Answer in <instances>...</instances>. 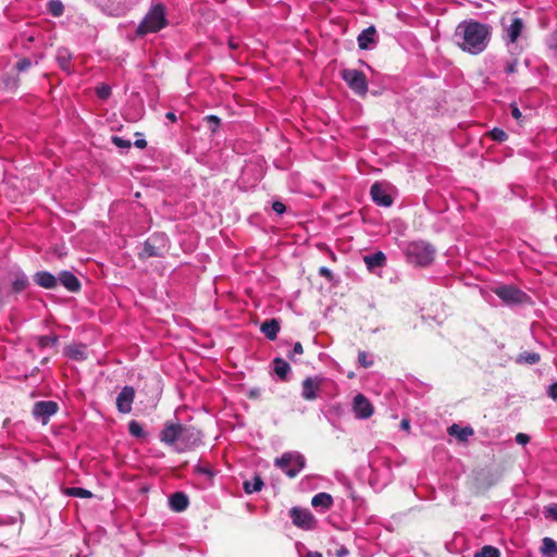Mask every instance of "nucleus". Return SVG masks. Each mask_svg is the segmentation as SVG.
Instances as JSON below:
<instances>
[{
    "label": "nucleus",
    "mask_w": 557,
    "mask_h": 557,
    "mask_svg": "<svg viewBox=\"0 0 557 557\" xmlns=\"http://www.w3.org/2000/svg\"><path fill=\"white\" fill-rule=\"evenodd\" d=\"M490 35L491 27L488 25L474 20H466L457 25L454 42L465 52L479 54L487 47Z\"/></svg>",
    "instance_id": "1"
},
{
    "label": "nucleus",
    "mask_w": 557,
    "mask_h": 557,
    "mask_svg": "<svg viewBox=\"0 0 557 557\" xmlns=\"http://www.w3.org/2000/svg\"><path fill=\"white\" fill-rule=\"evenodd\" d=\"M168 25L165 7L162 3L153 4L136 28V35L144 37L158 33Z\"/></svg>",
    "instance_id": "2"
},
{
    "label": "nucleus",
    "mask_w": 557,
    "mask_h": 557,
    "mask_svg": "<svg viewBox=\"0 0 557 557\" xmlns=\"http://www.w3.org/2000/svg\"><path fill=\"white\" fill-rule=\"evenodd\" d=\"M407 259L410 263L426 267L434 260L435 249L425 242H412L407 246Z\"/></svg>",
    "instance_id": "3"
},
{
    "label": "nucleus",
    "mask_w": 557,
    "mask_h": 557,
    "mask_svg": "<svg viewBox=\"0 0 557 557\" xmlns=\"http://www.w3.org/2000/svg\"><path fill=\"white\" fill-rule=\"evenodd\" d=\"M168 250V236L164 233H154L144 243V247L138 253V258L140 260H147L152 257H163Z\"/></svg>",
    "instance_id": "4"
},
{
    "label": "nucleus",
    "mask_w": 557,
    "mask_h": 557,
    "mask_svg": "<svg viewBox=\"0 0 557 557\" xmlns=\"http://www.w3.org/2000/svg\"><path fill=\"white\" fill-rule=\"evenodd\" d=\"M274 465L288 478L293 479L302 470L306 460L305 457L298 453H284L280 458H275Z\"/></svg>",
    "instance_id": "5"
},
{
    "label": "nucleus",
    "mask_w": 557,
    "mask_h": 557,
    "mask_svg": "<svg viewBox=\"0 0 557 557\" xmlns=\"http://www.w3.org/2000/svg\"><path fill=\"white\" fill-rule=\"evenodd\" d=\"M342 77L349 86L351 90H354L359 96H366L368 91V81L362 71L355 69H346L342 72Z\"/></svg>",
    "instance_id": "6"
},
{
    "label": "nucleus",
    "mask_w": 557,
    "mask_h": 557,
    "mask_svg": "<svg viewBox=\"0 0 557 557\" xmlns=\"http://www.w3.org/2000/svg\"><path fill=\"white\" fill-rule=\"evenodd\" d=\"M493 292L507 305L521 304L528 298L524 292L512 285L498 286Z\"/></svg>",
    "instance_id": "7"
},
{
    "label": "nucleus",
    "mask_w": 557,
    "mask_h": 557,
    "mask_svg": "<svg viewBox=\"0 0 557 557\" xmlns=\"http://www.w3.org/2000/svg\"><path fill=\"white\" fill-rule=\"evenodd\" d=\"M289 517L293 523L302 530H312L315 528L317 519L308 509L293 507L289 510Z\"/></svg>",
    "instance_id": "8"
},
{
    "label": "nucleus",
    "mask_w": 557,
    "mask_h": 557,
    "mask_svg": "<svg viewBox=\"0 0 557 557\" xmlns=\"http://www.w3.org/2000/svg\"><path fill=\"white\" fill-rule=\"evenodd\" d=\"M182 431V423L166 421L160 433V441L169 446L178 445Z\"/></svg>",
    "instance_id": "9"
},
{
    "label": "nucleus",
    "mask_w": 557,
    "mask_h": 557,
    "mask_svg": "<svg viewBox=\"0 0 557 557\" xmlns=\"http://www.w3.org/2000/svg\"><path fill=\"white\" fill-rule=\"evenodd\" d=\"M59 406L52 400H40L34 404L33 414L36 419H40L46 424L50 417L57 413Z\"/></svg>",
    "instance_id": "10"
},
{
    "label": "nucleus",
    "mask_w": 557,
    "mask_h": 557,
    "mask_svg": "<svg viewBox=\"0 0 557 557\" xmlns=\"http://www.w3.org/2000/svg\"><path fill=\"white\" fill-rule=\"evenodd\" d=\"M181 434L178 443L180 447L177 448L178 451L188 450L200 442V432L194 426L182 424Z\"/></svg>",
    "instance_id": "11"
},
{
    "label": "nucleus",
    "mask_w": 557,
    "mask_h": 557,
    "mask_svg": "<svg viewBox=\"0 0 557 557\" xmlns=\"http://www.w3.org/2000/svg\"><path fill=\"white\" fill-rule=\"evenodd\" d=\"M135 399V389L133 386L126 385L122 388L116 397V409L121 413H129Z\"/></svg>",
    "instance_id": "12"
},
{
    "label": "nucleus",
    "mask_w": 557,
    "mask_h": 557,
    "mask_svg": "<svg viewBox=\"0 0 557 557\" xmlns=\"http://www.w3.org/2000/svg\"><path fill=\"white\" fill-rule=\"evenodd\" d=\"M352 410L357 419H368L373 414L374 411L370 400L362 394L355 396Z\"/></svg>",
    "instance_id": "13"
},
{
    "label": "nucleus",
    "mask_w": 557,
    "mask_h": 557,
    "mask_svg": "<svg viewBox=\"0 0 557 557\" xmlns=\"http://www.w3.org/2000/svg\"><path fill=\"white\" fill-rule=\"evenodd\" d=\"M370 195L372 197V200L381 207H391L393 205V198L387 193L385 186L380 183L375 182L371 188H370Z\"/></svg>",
    "instance_id": "14"
},
{
    "label": "nucleus",
    "mask_w": 557,
    "mask_h": 557,
    "mask_svg": "<svg viewBox=\"0 0 557 557\" xmlns=\"http://www.w3.org/2000/svg\"><path fill=\"white\" fill-rule=\"evenodd\" d=\"M322 386V379L307 377L302 381L301 396L306 400H314L318 397V392Z\"/></svg>",
    "instance_id": "15"
},
{
    "label": "nucleus",
    "mask_w": 557,
    "mask_h": 557,
    "mask_svg": "<svg viewBox=\"0 0 557 557\" xmlns=\"http://www.w3.org/2000/svg\"><path fill=\"white\" fill-rule=\"evenodd\" d=\"M72 59L73 54L67 48L61 47L57 50L55 60L60 69L64 71L66 74H71L74 72Z\"/></svg>",
    "instance_id": "16"
},
{
    "label": "nucleus",
    "mask_w": 557,
    "mask_h": 557,
    "mask_svg": "<svg viewBox=\"0 0 557 557\" xmlns=\"http://www.w3.org/2000/svg\"><path fill=\"white\" fill-rule=\"evenodd\" d=\"M58 281L71 293H78L81 290L79 280L70 271H61Z\"/></svg>",
    "instance_id": "17"
},
{
    "label": "nucleus",
    "mask_w": 557,
    "mask_h": 557,
    "mask_svg": "<svg viewBox=\"0 0 557 557\" xmlns=\"http://www.w3.org/2000/svg\"><path fill=\"white\" fill-rule=\"evenodd\" d=\"M34 282L46 289H53L58 286V277L48 271H39L35 273Z\"/></svg>",
    "instance_id": "18"
},
{
    "label": "nucleus",
    "mask_w": 557,
    "mask_h": 557,
    "mask_svg": "<svg viewBox=\"0 0 557 557\" xmlns=\"http://www.w3.org/2000/svg\"><path fill=\"white\" fill-rule=\"evenodd\" d=\"M189 505L188 496L183 492H175L170 497V507L176 512L184 511Z\"/></svg>",
    "instance_id": "19"
},
{
    "label": "nucleus",
    "mask_w": 557,
    "mask_h": 557,
    "mask_svg": "<svg viewBox=\"0 0 557 557\" xmlns=\"http://www.w3.org/2000/svg\"><path fill=\"white\" fill-rule=\"evenodd\" d=\"M260 331L265 335L268 339L274 341L277 337V333L280 332V323L276 319L265 320L261 324Z\"/></svg>",
    "instance_id": "20"
},
{
    "label": "nucleus",
    "mask_w": 557,
    "mask_h": 557,
    "mask_svg": "<svg viewBox=\"0 0 557 557\" xmlns=\"http://www.w3.org/2000/svg\"><path fill=\"white\" fill-rule=\"evenodd\" d=\"M311 505L314 508H321L322 510H329L333 505V497L331 494L321 492L315 494L311 499Z\"/></svg>",
    "instance_id": "21"
},
{
    "label": "nucleus",
    "mask_w": 557,
    "mask_h": 557,
    "mask_svg": "<svg viewBox=\"0 0 557 557\" xmlns=\"http://www.w3.org/2000/svg\"><path fill=\"white\" fill-rule=\"evenodd\" d=\"M375 34L376 29L374 26H369L368 28L363 29L357 38L359 48L362 50L368 49L370 44L374 42Z\"/></svg>",
    "instance_id": "22"
},
{
    "label": "nucleus",
    "mask_w": 557,
    "mask_h": 557,
    "mask_svg": "<svg viewBox=\"0 0 557 557\" xmlns=\"http://www.w3.org/2000/svg\"><path fill=\"white\" fill-rule=\"evenodd\" d=\"M523 29V22L520 17H513L510 26L507 28V39L513 44L517 41Z\"/></svg>",
    "instance_id": "23"
},
{
    "label": "nucleus",
    "mask_w": 557,
    "mask_h": 557,
    "mask_svg": "<svg viewBox=\"0 0 557 557\" xmlns=\"http://www.w3.org/2000/svg\"><path fill=\"white\" fill-rule=\"evenodd\" d=\"M447 432L450 436L457 437L460 442H466L474 433L471 426L460 428L456 423L450 425Z\"/></svg>",
    "instance_id": "24"
},
{
    "label": "nucleus",
    "mask_w": 557,
    "mask_h": 557,
    "mask_svg": "<svg viewBox=\"0 0 557 557\" xmlns=\"http://www.w3.org/2000/svg\"><path fill=\"white\" fill-rule=\"evenodd\" d=\"M363 261L369 269L381 268L385 264L386 257L382 251L363 257Z\"/></svg>",
    "instance_id": "25"
},
{
    "label": "nucleus",
    "mask_w": 557,
    "mask_h": 557,
    "mask_svg": "<svg viewBox=\"0 0 557 557\" xmlns=\"http://www.w3.org/2000/svg\"><path fill=\"white\" fill-rule=\"evenodd\" d=\"M65 355L73 360H85L87 358L86 346L70 345L65 348Z\"/></svg>",
    "instance_id": "26"
},
{
    "label": "nucleus",
    "mask_w": 557,
    "mask_h": 557,
    "mask_svg": "<svg viewBox=\"0 0 557 557\" xmlns=\"http://www.w3.org/2000/svg\"><path fill=\"white\" fill-rule=\"evenodd\" d=\"M273 363H274V372L275 374L282 380V381H286L287 380V375L290 371V367L288 364L287 361H285L283 358H275L273 360Z\"/></svg>",
    "instance_id": "27"
},
{
    "label": "nucleus",
    "mask_w": 557,
    "mask_h": 557,
    "mask_svg": "<svg viewBox=\"0 0 557 557\" xmlns=\"http://www.w3.org/2000/svg\"><path fill=\"white\" fill-rule=\"evenodd\" d=\"M262 486H263V481L259 475H256L253 478L252 482H250V481L244 482V490L247 494L259 492V491H261Z\"/></svg>",
    "instance_id": "28"
},
{
    "label": "nucleus",
    "mask_w": 557,
    "mask_h": 557,
    "mask_svg": "<svg viewBox=\"0 0 557 557\" xmlns=\"http://www.w3.org/2000/svg\"><path fill=\"white\" fill-rule=\"evenodd\" d=\"M541 357L537 352L523 351L517 357L518 363L535 364L540 361Z\"/></svg>",
    "instance_id": "29"
},
{
    "label": "nucleus",
    "mask_w": 557,
    "mask_h": 557,
    "mask_svg": "<svg viewBox=\"0 0 557 557\" xmlns=\"http://www.w3.org/2000/svg\"><path fill=\"white\" fill-rule=\"evenodd\" d=\"M65 494L73 497L79 498H91L94 495L89 490L83 487H67Z\"/></svg>",
    "instance_id": "30"
},
{
    "label": "nucleus",
    "mask_w": 557,
    "mask_h": 557,
    "mask_svg": "<svg viewBox=\"0 0 557 557\" xmlns=\"http://www.w3.org/2000/svg\"><path fill=\"white\" fill-rule=\"evenodd\" d=\"M474 557H500V552L494 546L485 545L474 554Z\"/></svg>",
    "instance_id": "31"
},
{
    "label": "nucleus",
    "mask_w": 557,
    "mask_h": 557,
    "mask_svg": "<svg viewBox=\"0 0 557 557\" xmlns=\"http://www.w3.org/2000/svg\"><path fill=\"white\" fill-rule=\"evenodd\" d=\"M128 432L132 436L137 437V438H141V437L146 436L143 425L136 420L129 421Z\"/></svg>",
    "instance_id": "32"
},
{
    "label": "nucleus",
    "mask_w": 557,
    "mask_h": 557,
    "mask_svg": "<svg viewBox=\"0 0 557 557\" xmlns=\"http://www.w3.org/2000/svg\"><path fill=\"white\" fill-rule=\"evenodd\" d=\"M542 552L545 555H556L557 556V543L550 537H544Z\"/></svg>",
    "instance_id": "33"
},
{
    "label": "nucleus",
    "mask_w": 557,
    "mask_h": 557,
    "mask_svg": "<svg viewBox=\"0 0 557 557\" xmlns=\"http://www.w3.org/2000/svg\"><path fill=\"white\" fill-rule=\"evenodd\" d=\"M48 10L53 16L59 17L64 12V5L60 0H50L48 2Z\"/></svg>",
    "instance_id": "34"
},
{
    "label": "nucleus",
    "mask_w": 557,
    "mask_h": 557,
    "mask_svg": "<svg viewBox=\"0 0 557 557\" xmlns=\"http://www.w3.org/2000/svg\"><path fill=\"white\" fill-rule=\"evenodd\" d=\"M28 286V280L25 275H18L12 283V290L14 293H21Z\"/></svg>",
    "instance_id": "35"
},
{
    "label": "nucleus",
    "mask_w": 557,
    "mask_h": 557,
    "mask_svg": "<svg viewBox=\"0 0 557 557\" xmlns=\"http://www.w3.org/2000/svg\"><path fill=\"white\" fill-rule=\"evenodd\" d=\"M59 337L57 335H44L38 337V345L40 348L54 346L58 343Z\"/></svg>",
    "instance_id": "36"
},
{
    "label": "nucleus",
    "mask_w": 557,
    "mask_h": 557,
    "mask_svg": "<svg viewBox=\"0 0 557 557\" xmlns=\"http://www.w3.org/2000/svg\"><path fill=\"white\" fill-rule=\"evenodd\" d=\"M490 137L495 141L503 143L508 138V135L502 128L495 127L490 132Z\"/></svg>",
    "instance_id": "37"
},
{
    "label": "nucleus",
    "mask_w": 557,
    "mask_h": 557,
    "mask_svg": "<svg viewBox=\"0 0 557 557\" xmlns=\"http://www.w3.org/2000/svg\"><path fill=\"white\" fill-rule=\"evenodd\" d=\"M543 515L546 519L550 518L557 522V504H549L545 506Z\"/></svg>",
    "instance_id": "38"
},
{
    "label": "nucleus",
    "mask_w": 557,
    "mask_h": 557,
    "mask_svg": "<svg viewBox=\"0 0 557 557\" xmlns=\"http://www.w3.org/2000/svg\"><path fill=\"white\" fill-rule=\"evenodd\" d=\"M205 121L209 124V127L212 133H215L221 124V119L216 115H207Z\"/></svg>",
    "instance_id": "39"
},
{
    "label": "nucleus",
    "mask_w": 557,
    "mask_h": 557,
    "mask_svg": "<svg viewBox=\"0 0 557 557\" xmlns=\"http://www.w3.org/2000/svg\"><path fill=\"white\" fill-rule=\"evenodd\" d=\"M96 94L100 99L106 100L111 95V87L108 85H99L96 87Z\"/></svg>",
    "instance_id": "40"
},
{
    "label": "nucleus",
    "mask_w": 557,
    "mask_h": 557,
    "mask_svg": "<svg viewBox=\"0 0 557 557\" xmlns=\"http://www.w3.org/2000/svg\"><path fill=\"white\" fill-rule=\"evenodd\" d=\"M112 143L117 147V148H121V149H129L131 146H132V143L131 140L128 139H123L122 137H119V136H113L111 138Z\"/></svg>",
    "instance_id": "41"
},
{
    "label": "nucleus",
    "mask_w": 557,
    "mask_h": 557,
    "mask_svg": "<svg viewBox=\"0 0 557 557\" xmlns=\"http://www.w3.org/2000/svg\"><path fill=\"white\" fill-rule=\"evenodd\" d=\"M30 66H32V61L28 58H23L16 63L15 69L17 72L21 73V72L28 70Z\"/></svg>",
    "instance_id": "42"
},
{
    "label": "nucleus",
    "mask_w": 557,
    "mask_h": 557,
    "mask_svg": "<svg viewBox=\"0 0 557 557\" xmlns=\"http://www.w3.org/2000/svg\"><path fill=\"white\" fill-rule=\"evenodd\" d=\"M547 45L555 55H557V28L550 34Z\"/></svg>",
    "instance_id": "43"
},
{
    "label": "nucleus",
    "mask_w": 557,
    "mask_h": 557,
    "mask_svg": "<svg viewBox=\"0 0 557 557\" xmlns=\"http://www.w3.org/2000/svg\"><path fill=\"white\" fill-rule=\"evenodd\" d=\"M510 112H511V116L519 123L521 124L523 122V116H522V113L521 111L519 110V108L517 107L516 103H511L510 104Z\"/></svg>",
    "instance_id": "44"
},
{
    "label": "nucleus",
    "mask_w": 557,
    "mask_h": 557,
    "mask_svg": "<svg viewBox=\"0 0 557 557\" xmlns=\"http://www.w3.org/2000/svg\"><path fill=\"white\" fill-rule=\"evenodd\" d=\"M358 361L364 368H369L373 364V361H368V355L366 351H359Z\"/></svg>",
    "instance_id": "45"
},
{
    "label": "nucleus",
    "mask_w": 557,
    "mask_h": 557,
    "mask_svg": "<svg viewBox=\"0 0 557 557\" xmlns=\"http://www.w3.org/2000/svg\"><path fill=\"white\" fill-rule=\"evenodd\" d=\"M196 472L208 475L209 479L213 478V471L209 466L198 465L195 468Z\"/></svg>",
    "instance_id": "46"
},
{
    "label": "nucleus",
    "mask_w": 557,
    "mask_h": 557,
    "mask_svg": "<svg viewBox=\"0 0 557 557\" xmlns=\"http://www.w3.org/2000/svg\"><path fill=\"white\" fill-rule=\"evenodd\" d=\"M301 354H304V347L300 342H297L294 345L293 351L288 355V358L294 361L295 360L294 356L301 355Z\"/></svg>",
    "instance_id": "47"
},
{
    "label": "nucleus",
    "mask_w": 557,
    "mask_h": 557,
    "mask_svg": "<svg viewBox=\"0 0 557 557\" xmlns=\"http://www.w3.org/2000/svg\"><path fill=\"white\" fill-rule=\"evenodd\" d=\"M547 395L549 398L557 401V382H555L548 386Z\"/></svg>",
    "instance_id": "48"
},
{
    "label": "nucleus",
    "mask_w": 557,
    "mask_h": 557,
    "mask_svg": "<svg viewBox=\"0 0 557 557\" xmlns=\"http://www.w3.org/2000/svg\"><path fill=\"white\" fill-rule=\"evenodd\" d=\"M272 209L277 213V214H283L285 211H286V206L281 202V201H274L272 203Z\"/></svg>",
    "instance_id": "49"
},
{
    "label": "nucleus",
    "mask_w": 557,
    "mask_h": 557,
    "mask_svg": "<svg viewBox=\"0 0 557 557\" xmlns=\"http://www.w3.org/2000/svg\"><path fill=\"white\" fill-rule=\"evenodd\" d=\"M517 65H518V60L515 59L512 60L511 62H509L506 67H505V72L507 74H513L515 72H517Z\"/></svg>",
    "instance_id": "50"
},
{
    "label": "nucleus",
    "mask_w": 557,
    "mask_h": 557,
    "mask_svg": "<svg viewBox=\"0 0 557 557\" xmlns=\"http://www.w3.org/2000/svg\"><path fill=\"white\" fill-rule=\"evenodd\" d=\"M516 442L520 445H525L530 442V436L524 433H518L516 435Z\"/></svg>",
    "instance_id": "51"
},
{
    "label": "nucleus",
    "mask_w": 557,
    "mask_h": 557,
    "mask_svg": "<svg viewBox=\"0 0 557 557\" xmlns=\"http://www.w3.org/2000/svg\"><path fill=\"white\" fill-rule=\"evenodd\" d=\"M347 555H349V550L343 545L335 552L336 557H346Z\"/></svg>",
    "instance_id": "52"
},
{
    "label": "nucleus",
    "mask_w": 557,
    "mask_h": 557,
    "mask_svg": "<svg viewBox=\"0 0 557 557\" xmlns=\"http://www.w3.org/2000/svg\"><path fill=\"white\" fill-rule=\"evenodd\" d=\"M134 146L139 148V149H144L147 147V141L146 139H136L135 143H134Z\"/></svg>",
    "instance_id": "53"
},
{
    "label": "nucleus",
    "mask_w": 557,
    "mask_h": 557,
    "mask_svg": "<svg viewBox=\"0 0 557 557\" xmlns=\"http://www.w3.org/2000/svg\"><path fill=\"white\" fill-rule=\"evenodd\" d=\"M319 273H320V275L325 276V277H331L332 276L331 271L327 268H325V267H321L320 270H319Z\"/></svg>",
    "instance_id": "54"
},
{
    "label": "nucleus",
    "mask_w": 557,
    "mask_h": 557,
    "mask_svg": "<svg viewBox=\"0 0 557 557\" xmlns=\"http://www.w3.org/2000/svg\"><path fill=\"white\" fill-rule=\"evenodd\" d=\"M306 557H322V554L320 552H312V550H309L307 554H306Z\"/></svg>",
    "instance_id": "55"
},
{
    "label": "nucleus",
    "mask_w": 557,
    "mask_h": 557,
    "mask_svg": "<svg viewBox=\"0 0 557 557\" xmlns=\"http://www.w3.org/2000/svg\"><path fill=\"white\" fill-rule=\"evenodd\" d=\"M165 117L169 119L170 121L172 122H175L176 121V115L173 113V112H168L165 114Z\"/></svg>",
    "instance_id": "56"
},
{
    "label": "nucleus",
    "mask_w": 557,
    "mask_h": 557,
    "mask_svg": "<svg viewBox=\"0 0 557 557\" xmlns=\"http://www.w3.org/2000/svg\"><path fill=\"white\" fill-rule=\"evenodd\" d=\"M401 428L405 429V430H408L410 428V424H409V421L408 420H403L401 423H400Z\"/></svg>",
    "instance_id": "57"
},
{
    "label": "nucleus",
    "mask_w": 557,
    "mask_h": 557,
    "mask_svg": "<svg viewBox=\"0 0 557 557\" xmlns=\"http://www.w3.org/2000/svg\"><path fill=\"white\" fill-rule=\"evenodd\" d=\"M228 46H230L232 49H236V48L238 47V46H237V44H235L233 40H230Z\"/></svg>",
    "instance_id": "58"
}]
</instances>
